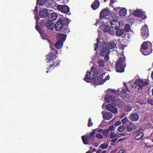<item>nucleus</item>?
<instances>
[{
  "label": "nucleus",
  "mask_w": 153,
  "mask_h": 153,
  "mask_svg": "<svg viewBox=\"0 0 153 153\" xmlns=\"http://www.w3.org/2000/svg\"><path fill=\"white\" fill-rule=\"evenodd\" d=\"M56 57V53L54 52H50L47 56V59H48V61L47 65L49 67L48 68V69L51 70V68L53 69L55 67L57 68L59 65L61 61L59 60H57L55 62L53 61Z\"/></svg>",
  "instance_id": "obj_1"
},
{
  "label": "nucleus",
  "mask_w": 153,
  "mask_h": 153,
  "mask_svg": "<svg viewBox=\"0 0 153 153\" xmlns=\"http://www.w3.org/2000/svg\"><path fill=\"white\" fill-rule=\"evenodd\" d=\"M70 20L68 18H65L64 17L59 18L58 21L54 25V29L57 31H59L61 30L63 27L69 24Z\"/></svg>",
  "instance_id": "obj_2"
},
{
  "label": "nucleus",
  "mask_w": 153,
  "mask_h": 153,
  "mask_svg": "<svg viewBox=\"0 0 153 153\" xmlns=\"http://www.w3.org/2000/svg\"><path fill=\"white\" fill-rule=\"evenodd\" d=\"M122 123L125 125L126 131L127 132H131L133 129H136L137 128L136 125L129 121L126 117L122 120Z\"/></svg>",
  "instance_id": "obj_3"
},
{
  "label": "nucleus",
  "mask_w": 153,
  "mask_h": 153,
  "mask_svg": "<svg viewBox=\"0 0 153 153\" xmlns=\"http://www.w3.org/2000/svg\"><path fill=\"white\" fill-rule=\"evenodd\" d=\"M149 83L147 82H143L140 79H138L136 80L135 82L134 83V85H132V87L135 88L136 87L135 85L139 86L138 88V91L141 92L142 90H145L146 87L148 86Z\"/></svg>",
  "instance_id": "obj_4"
},
{
  "label": "nucleus",
  "mask_w": 153,
  "mask_h": 153,
  "mask_svg": "<svg viewBox=\"0 0 153 153\" xmlns=\"http://www.w3.org/2000/svg\"><path fill=\"white\" fill-rule=\"evenodd\" d=\"M124 59L122 57H120L116 61L115 68L116 71L117 72L122 73L124 72L126 66L124 63Z\"/></svg>",
  "instance_id": "obj_5"
},
{
  "label": "nucleus",
  "mask_w": 153,
  "mask_h": 153,
  "mask_svg": "<svg viewBox=\"0 0 153 153\" xmlns=\"http://www.w3.org/2000/svg\"><path fill=\"white\" fill-rule=\"evenodd\" d=\"M141 34L144 39H147L149 36V30L147 25L145 24L141 28Z\"/></svg>",
  "instance_id": "obj_6"
},
{
  "label": "nucleus",
  "mask_w": 153,
  "mask_h": 153,
  "mask_svg": "<svg viewBox=\"0 0 153 153\" xmlns=\"http://www.w3.org/2000/svg\"><path fill=\"white\" fill-rule=\"evenodd\" d=\"M142 128H140L133 134L134 139L137 140L141 139L144 136L143 133L142 132Z\"/></svg>",
  "instance_id": "obj_7"
},
{
  "label": "nucleus",
  "mask_w": 153,
  "mask_h": 153,
  "mask_svg": "<svg viewBox=\"0 0 153 153\" xmlns=\"http://www.w3.org/2000/svg\"><path fill=\"white\" fill-rule=\"evenodd\" d=\"M56 8L58 10L65 13L68 12L70 10L69 7L66 5H58Z\"/></svg>",
  "instance_id": "obj_8"
},
{
  "label": "nucleus",
  "mask_w": 153,
  "mask_h": 153,
  "mask_svg": "<svg viewBox=\"0 0 153 153\" xmlns=\"http://www.w3.org/2000/svg\"><path fill=\"white\" fill-rule=\"evenodd\" d=\"M109 9L105 8L102 10L100 13V18L102 19L109 15L110 13Z\"/></svg>",
  "instance_id": "obj_9"
},
{
  "label": "nucleus",
  "mask_w": 153,
  "mask_h": 153,
  "mask_svg": "<svg viewBox=\"0 0 153 153\" xmlns=\"http://www.w3.org/2000/svg\"><path fill=\"white\" fill-rule=\"evenodd\" d=\"M110 24L112 28L115 30L119 29L120 26V23L116 19L111 21Z\"/></svg>",
  "instance_id": "obj_10"
},
{
  "label": "nucleus",
  "mask_w": 153,
  "mask_h": 153,
  "mask_svg": "<svg viewBox=\"0 0 153 153\" xmlns=\"http://www.w3.org/2000/svg\"><path fill=\"white\" fill-rule=\"evenodd\" d=\"M49 15L48 9H42L40 10L39 12V16L40 17L42 18H45L47 17Z\"/></svg>",
  "instance_id": "obj_11"
},
{
  "label": "nucleus",
  "mask_w": 153,
  "mask_h": 153,
  "mask_svg": "<svg viewBox=\"0 0 153 153\" xmlns=\"http://www.w3.org/2000/svg\"><path fill=\"white\" fill-rule=\"evenodd\" d=\"M106 108L113 113H116L117 112V108L110 104L106 105Z\"/></svg>",
  "instance_id": "obj_12"
},
{
  "label": "nucleus",
  "mask_w": 153,
  "mask_h": 153,
  "mask_svg": "<svg viewBox=\"0 0 153 153\" xmlns=\"http://www.w3.org/2000/svg\"><path fill=\"white\" fill-rule=\"evenodd\" d=\"M67 36V35L60 33H59L58 35H57L56 38L57 40L61 42H62L64 43L66 39Z\"/></svg>",
  "instance_id": "obj_13"
},
{
  "label": "nucleus",
  "mask_w": 153,
  "mask_h": 153,
  "mask_svg": "<svg viewBox=\"0 0 153 153\" xmlns=\"http://www.w3.org/2000/svg\"><path fill=\"white\" fill-rule=\"evenodd\" d=\"M35 27L36 30L39 31V33L41 34L42 39H47L48 36L45 33V32L42 30L37 24L36 25Z\"/></svg>",
  "instance_id": "obj_14"
},
{
  "label": "nucleus",
  "mask_w": 153,
  "mask_h": 153,
  "mask_svg": "<svg viewBox=\"0 0 153 153\" xmlns=\"http://www.w3.org/2000/svg\"><path fill=\"white\" fill-rule=\"evenodd\" d=\"M124 104V102L121 100L118 99L115 100L114 102L113 105L118 107H122L123 106Z\"/></svg>",
  "instance_id": "obj_15"
},
{
  "label": "nucleus",
  "mask_w": 153,
  "mask_h": 153,
  "mask_svg": "<svg viewBox=\"0 0 153 153\" xmlns=\"http://www.w3.org/2000/svg\"><path fill=\"white\" fill-rule=\"evenodd\" d=\"M151 49L152 48H141L140 51L144 55H148L152 52Z\"/></svg>",
  "instance_id": "obj_16"
},
{
  "label": "nucleus",
  "mask_w": 153,
  "mask_h": 153,
  "mask_svg": "<svg viewBox=\"0 0 153 153\" xmlns=\"http://www.w3.org/2000/svg\"><path fill=\"white\" fill-rule=\"evenodd\" d=\"M109 50L108 48L106 47L104 48L100 53V55L101 56L104 57L105 55L109 54Z\"/></svg>",
  "instance_id": "obj_17"
},
{
  "label": "nucleus",
  "mask_w": 153,
  "mask_h": 153,
  "mask_svg": "<svg viewBox=\"0 0 153 153\" xmlns=\"http://www.w3.org/2000/svg\"><path fill=\"white\" fill-rule=\"evenodd\" d=\"M91 75V72L88 71L86 72V74L85 76V77L84 78V80L87 82H90L92 78Z\"/></svg>",
  "instance_id": "obj_18"
},
{
  "label": "nucleus",
  "mask_w": 153,
  "mask_h": 153,
  "mask_svg": "<svg viewBox=\"0 0 153 153\" xmlns=\"http://www.w3.org/2000/svg\"><path fill=\"white\" fill-rule=\"evenodd\" d=\"M100 4L99 0H96L92 3L91 6L93 10H95L99 7Z\"/></svg>",
  "instance_id": "obj_19"
},
{
  "label": "nucleus",
  "mask_w": 153,
  "mask_h": 153,
  "mask_svg": "<svg viewBox=\"0 0 153 153\" xmlns=\"http://www.w3.org/2000/svg\"><path fill=\"white\" fill-rule=\"evenodd\" d=\"M152 43L150 42L147 41L143 43L142 44L141 48H152Z\"/></svg>",
  "instance_id": "obj_20"
},
{
  "label": "nucleus",
  "mask_w": 153,
  "mask_h": 153,
  "mask_svg": "<svg viewBox=\"0 0 153 153\" xmlns=\"http://www.w3.org/2000/svg\"><path fill=\"white\" fill-rule=\"evenodd\" d=\"M57 16L58 15L56 13H51L49 16L48 20L49 21L53 22L56 19Z\"/></svg>",
  "instance_id": "obj_21"
},
{
  "label": "nucleus",
  "mask_w": 153,
  "mask_h": 153,
  "mask_svg": "<svg viewBox=\"0 0 153 153\" xmlns=\"http://www.w3.org/2000/svg\"><path fill=\"white\" fill-rule=\"evenodd\" d=\"M139 118V115L137 114H131L130 115V118L132 121H136Z\"/></svg>",
  "instance_id": "obj_22"
},
{
  "label": "nucleus",
  "mask_w": 153,
  "mask_h": 153,
  "mask_svg": "<svg viewBox=\"0 0 153 153\" xmlns=\"http://www.w3.org/2000/svg\"><path fill=\"white\" fill-rule=\"evenodd\" d=\"M103 118L106 120H109L111 119L112 117V114L109 112H107L104 113L102 115Z\"/></svg>",
  "instance_id": "obj_23"
},
{
  "label": "nucleus",
  "mask_w": 153,
  "mask_h": 153,
  "mask_svg": "<svg viewBox=\"0 0 153 153\" xmlns=\"http://www.w3.org/2000/svg\"><path fill=\"white\" fill-rule=\"evenodd\" d=\"M133 15L136 17H141L143 16V13L141 11L136 10L133 12Z\"/></svg>",
  "instance_id": "obj_24"
},
{
  "label": "nucleus",
  "mask_w": 153,
  "mask_h": 153,
  "mask_svg": "<svg viewBox=\"0 0 153 153\" xmlns=\"http://www.w3.org/2000/svg\"><path fill=\"white\" fill-rule=\"evenodd\" d=\"M106 101L109 103L113 104L114 103L115 100L114 97L110 96H106L105 97Z\"/></svg>",
  "instance_id": "obj_25"
},
{
  "label": "nucleus",
  "mask_w": 153,
  "mask_h": 153,
  "mask_svg": "<svg viewBox=\"0 0 153 153\" xmlns=\"http://www.w3.org/2000/svg\"><path fill=\"white\" fill-rule=\"evenodd\" d=\"M117 45V43L115 42L112 41L110 42L107 45V47L108 48L109 50L114 48Z\"/></svg>",
  "instance_id": "obj_26"
},
{
  "label": "nucleus",
  "mask_w": 153,
  "mask_h": 153,
  "mask_svg": "<svg viewBox=\"0 0 153 153\" xmlns=\"http://www.w3.org/2000/svg\"><path fill=\"white\" fill-rule=\"evenodd\" d=\"M82 139L83 143L85 144H89V139L88 137L87 136H83L82 137Z\"/></svg>",
  "instance_id": "obj_27"
},
{
  "label": "nucleus",
  "mask_w": 153,
  "mask_h": 153,
  "mask_svg": "<svg viewBox=\"0 0 153 153\" xmlns=\"http://www.w3.org/2000/svg\"><path fill=\"white\" fill-rule=\"evenodd\" d=\"M63 45V43L62 42H61L57 40L54 45L55 46V47L56 49H59L62 48Z\"/></svg>",
  "instance_id": "obj_28"
},
{
  "label": "nucleus",
  "mask_w": 153,
  "mask_h": 153,
  "mask_svg": "<svg viewBox=\"0 0 153 153\" xmlns=\"http://www.w3.org/2000/svg\"><path fill=\"white\" fill-rule=\"evenodd\" d=\"M90 72L91 74L92 75V77H97L98 76V71L95 68H92Z\"/></svg>",
  "instance_id": "obj_29"
},
{
  "label": "nucleus",
  "mask_w": 153,
  "mask_h": 153,
  "mask_svg": "<svg viewBox=\"0 0 153 153\" xmlns=\"http://www.w3.org/2000/svg\"><path fill=\"white\" fill-rule=\"evenodd\" d=\"M45 21L44 20H42L41 21L40 24L42 26L43 25V24L44 23H45V24H46V26L47 28H48L50 30H52L53 28V25L51 23H45Z\"/></svg>",
  "instance_id": "obj_30"
},
{
  "label": "nucleus",
  "mask_w": 153,
  "mask_h": 153,
  "mask_svg": "<svg viewBox=\"0 0 153 153\" xmlns=\"http://www.w3.org/2000/svg\"><path fill=\"white\" fill-rule=\"evenodd\" d=\"M91 79L92 80V82L91 83L92 84L94 85H100V81H99V78H97V77H92Z\"/></svg>",
  "instance_id": "obj_31"
},
{
  "label": "nucleus",
  "mask_w": 153,
  "mask_h": 153,
  "mask_svg": "<svg viewBox=\"0 0 153 153\" xmlns=\"http://www.w3.org/2000/svg\"><path fill=\"white\" fill-rule=\"evenodd\" d=\"M56 4L55 3L53 2L52 3H50L48 0H46V1L44 3L43 6H45L47 7H50L52 6V4Z\"/></svg>",
  "instance_id": "obj_32"
},
{
  "label": "nucleus",
  "mask_w": 153,
  "mask_h": 153,
  "mask_svg": "<svg viewBox=\"0 0 153 153\" xmlns=\"http://www.w3.org/2000/svg\"><path fill=\"white\" fill-rule=\"evenodd\" d=\"M127 13V10L125 8H123L119 12V14L121 16H124Z\"/></svg>",
  "instance_id": "obj_33"
},
{
  "label": "nucleus",
  "mask_w": 153,
  "mask_h": 153,
  "mask_svg": "<svg viewBox=\"0 0 153 153\" xmlns=\"http://www.w3.org/2000/svg\"><path fill=\"white\" fill-rule=\"evenodd\" d=\"M95 134V132L94 131H92L91 132H90L89 134V137H88L89 139H90L91 141V142H94V134Z\"/></svg>",
  "instance_id": "obj_34"
},
{
  "label": "nucleus",
  "mask_w": 153,
  "mask_h": 153,
  "mask_svg": "<svg viewBox=\"0 0 153 153\" xmlns=\"http://www.w3.org/2000/svg\"><path fill=\"white\" fill-rule=\"evenodd\" d=\"M103 32L104 33L108 32L110 30V27L107 25H105L103 26Z\"/></svg>",
  "instance_id": "obj_35"
},
{
  "label": "nucleus",
  "mask_w": 153,
  "mask_h": 153,
  "mask_svg": "<svg viewBox=\"0 0 153 153\" xmlns=\"http://www.w3.org/2000/svg\"><path fill=\"white\" fill-rule=\"evenodd\" d=\"M117 30L116 32V34L117 35L120 36L122 35L124 33V30L122 29H118Z\"/></svg>",
  "instance_id": "obj_36"
},
{
  "label": "nucleus",
  "mask_w": 153,
  "mask_h": 153,
  "mask_svg": "<svg viewBox=\"0 0 153 153\" xmlns=\"http://www.w3.org/2000/svg\"><path fill=\"white\" fill-rule=\"evenodd\" d=\"M68 24L66 25L65 27H63V32L65 33H68L70 32V29L68 27Z\"/></svg>",
  "instance_id": "obj_37"
},
{
  "label": "nucleus",
  "mask_w": 153,
  "mask_h": 153,
  "mask_svg": "<svg viewBox=\"0 0 153 153\" xmlns=\"http://www.w3.org/2000/svg\"><path fill=\"white\" fill-rule=\"evenodd\" d=\"M126 129L125 125H123L119 126L118 128V130L120 132H122L125 131Z\"/></svg>",
  "instance_id": "obj_38"
},
{
  "label": "nucleus",
  "mask_w": 153,
  "mask_h": 153,
  "mask_svg": "<svg viewBox=\"0 0 153 153\" xmlns=\"http://www.w3.org/2000/svg\"><path fill=\"white\" fill-rule=\"evenodd\" d=\"M110 79V76L109 75L105 77L104 79L102 80L99 81V84L100 85L103 84V83L105 82V81L109 79Z\"/></svg>",
  "instance_id": "obj_39"
},
{
  "label": "nucleus",
  "mask_w": 153,
  "mask_h": 153,
  "mask_svg": "<svg viewBox=\"0 0 153 153\" xmlns=\"http://www.w3.org/2000/svg\"><path fill=\"white\" fill-rule=\"evenodd\" d=\"M124 30L126 32H130L131 30L130 25L128 24H126L125 26Z\"/></svg>",
  "instance_id": "obj_40"
},
{
  "label": "nucleus",
  "mask_w": 153,
  "mask_h": 153,
  "mask_svg": "<svg viewBox=\"0 0 153 153\" xmlns=\"http://www.w3.org/2000/svg\"><path fill=\"white\" fill-rule=\"evenodd\" d=\"M97 42L96 43H95V48L94 49L95 51H96L97 49L98 48L100 43V40L99 38L98 37L97 39Z\"/></svg>",
  "instance_id": "obj_41"
},
{
  "label": "nucleus",
  "mask_w": 153,
  "mask_h": 153,
  "mask_svg": "<svg viewBox=\"0 0 153 153\" xmlns=\"http://www.w3.org/2000/svg\"><path fill=\"white\" fill-rule=\"evenodd\" d=\"M46 0H37L36 4H39V5H43L44 3L45 2Z\"/></svg>",
  "instance_id": "obj_42"
},
{
  "label": "nucleus",
  "mask_w": 153,
  "mask_h": 153,
  "mask_svg": "<svg viewBox=\"0 0 153 153\" xmlns=\"http://www.w3.org/2000/svg\"><path fill=\"white\" fill-rule=\"evenodd\" d=\"M131 106L129 105H126L125 107V109L127 112L130 111L131 110Z\"/></svg>",
  "instance_id": "obj_43"
},
{
  "label": "nucleus",
  "mask_w": 153,
  "mask_h": 153,
  "mask_svg": "<svg viewBox=\"0 0 153 153\" xmlns=\"http://www.w3.org/2000/svg\"><path fill=\"white\" fill-rule=\"evenodd\" d=\"M98 62L100 66L101 67H103L104 66V61L102 60H100L98 61Z\"/></svg>",
  "instance_id": "obj_44"
},
{
  "label": "nucleus",
  "mask_w": 153,
  "mask_h": 153,
  "mask_svg": "<svg viewBox=\"0 0 153 153\" xmlns=\"http://www.w3.org/2000/svg\"><path fill=\"white\" fill-rule=\"evenodd\" d=\"M108 145L106 143H103L101 145L100 147L103 149H106L108 147Z\"/></svg>",
  "instance_id": "obj_45"
},
{
  "label": "nucleus",
  "mask_w": 153,
  "mask_h": 153,
  "mask_svg": "<svg viewBox=\"0 0 153 153\" xmlns=\"http://www.w3.org/2000/svg\"><path fill=\"white\" fill-rule=\"evenodd\" d=\"M109 131L108 128L105 129L103 131V133L104 136H108L109 134Z\"/></svg>",
  "instance_id": "obj_46"
},
{
  "label": "nucleus",
  "mask_w": 153,
  "mask_h": 153,
  "mask_svg": "<svg viewBox=\"0 0 153 153\" xmlns=\"http://www.w3.org/2000/svg\"><path fill=\"white\" fill-rule=\"evenodd\" d=\"M110 137L111 138H113L116 137L117 135L114 132H111L110 134Z\"/></svg>",
  "instance_id": "obj_47"
},
{
  "label": "nucleus",
  "mask_w": 153,
  "mask_h": 153,
  "mask_svg": "<svg viewBox=\"0 0 153 153\" xmlns=\"http://www.w3.org/2000/svg\"><path fill=\"white\" fill-rule=\"evenodd\" d=\"M93 124V123L91 122V118H89L88 120V127L91 126Z\"/></svg>",
  "instance_id": "obj_48"
},
{
  "label": "nucleus",
  "mask_w": 153,
  "mask_h": 153,
  "mask_svg": "<svg viewBox=\"0 0 153 153\" xmlns=\"http://www.w3.org/2000/svg\"><path fill=\"white\" fill-rule=\"evenodd\" d=\"M147 102V103L150 104L151 105H153V100L150 99H148Z\"/></svg>",
  "instance_id": "obj_49"
},
{
  "label": "nucleus",
  "mask_w": 153,
  "mask_h": 153,
  "mask_svg": "<svg viewBox=\"0 0 153 153\" xmlns=\"http://www.w3.org/2000/svg\"><path fill=\"white\" fill-rule=\"evenodd\" d=\"M105 75V74H101V75H100L99 76H98V77H97V78H99V81L102 80L101 79H102L103 78V75Z\"/></svg>",
  "instance_id": "obj_50"
},
{
  "label": "nucleus",
  "mask_w": 153,
  "mask_h": 153,
  "mask_svg": "<svg viewBox=\"0 0 153 153\" xmlns=\"http://www.w3.org/2000/svg\"><path fill=\"white\" fill-rule=\"evenodd\" d=\"M96 137L97 138L102 139L103 136L100 134L99 133L97 134Z\"/></svg>",
  "instance_id": "obj_51"
},
{
  "label": "nucleus",
  "mask_w": 153,
  "mask_h": 153,
  "mask_svg": "<svg viewBox=\"0 0 153 153\" xmlns=\"http://www.w3.org/2000/svg\"><path fill=\"white\" fill-rule=\"evenodd\" d=\"M108 128L109 131H112L114 130V127L113 126H111L110 127H109Z\"/></svg>",
  "instance_id": "obj_52"
},
{
  "label": "nucleus",
  "mask_w": 153,
  "mask_h": 153,
  "mask_svg": "<svg viewBox=\"0 0 153 153\" xmlns=\"http://www.w3.org/2000/svg\"><path fill=\"white\" fill-rule=\"evenodd\" d=\"M121 124V122L119 121L117 122L116 123L114 124V126H117L120 125Z\"/></svg>",
  "instance_id": "obj_53"
},
{
  "label": "nucleus",
  "mask_w": 153,
  "mask_h": 153,
  "mask_svg": "<svg viewBox=\"0 0 153 153\" xmlns=\"http://www.w3.org/2000/svg\"><path fill=\"white\" fill-rule=\"evenodd\" d=\"M104 60L105 61H108L109 59L108 54H107L105 56Z\"/></svg>",
  "instance_id": "obj_54"
},
{
  "label": "nucleus",
  "mask_w": 153,
  "mask_h": 153,
  "mask_svg": "<svg viewBox=\"0 0 153 153\" xmlns=\"http://www.w3.org/2000/svg\"><path fill=\"white\" fill-rule=\"evenodd\" d=\"M112 139L111 140V141L113 143H115L116 142V141L117 140V138H116L114 139Z\"/></svg>",
  "instance_id": "obj_55"
},
{
  "label": "nucleus",
  "mask_w": 153,
  "mask_h": 153,
  "mask_svg": "<svg viewBox=\"0 0 153 153\" xmlns=\"http://www.w3.org/2000/svg\"><path fill=\"white\" fill-rule=\"evenodd\" d=\"M126 151L124 149H120L119 151V153H126Z\"/></svg>",
  "instance_id": "obj_56"
},
{
  "label": "nucleus",
  "mask_w": 153,
  "mask_h": 153,
  "mask_svg": "<svg viewBox=\"0 0 153 153\" xmlns=\"http://www.w3.org/2000/svg\"><path fill=\"white\" fill-rule=\"evenodd\" d=\"M108 33H109V34H111L112 35H114V32L113 30H110V31L108 32Z\"/></svg>",
  "instance_id": "obj_57"
},
{
  "label": "nucleus",
  "mask_w": 153,
  "mask_h": 153,
  "mask_svg": "<svg viewBox=\"0 0 153 153\" xmlns=\"http://www.w3.org/2000/svg\"><path fill=\"white\" fill-rule=\"evenodd\" d=\"M115 2V0H110V2L109 4V5L111 6L112 4L114 3Z\"/></svg>",
  "instance_id": "obj_58"
},
{
  "label": "nucleus",
  "mask_w": 153,
  "mask_h": 153,
  "mask_svg": "<svg viewBox=\"0 0 153 153\" xmlns=\"http://www.w3.org/2000/svg\"><path fill=\"white\" fill-rule=\"evenodd\" d=\"M111 91L113 93H114L115 94H117V92H118L119 91H116L114 89H112Z\"/></svg>",
  "instance_id": "obj_59"
},
{
  "label": "nucleus",
  "mask_w": 153,
  "mask_h": 153,
  "mask_svg": "<svg viewBox=\"0 0 153 153\" xmlns=\"http://www.w3.org/2000/svg\"><path fill=\"white\" fill-rule=\"evenodd\" d=\"M124 140V139L123 138H120V139H119L117 140V143H118V142L122 141H123Z\"/></svg>",
  "instance_id": "obj_60"
},
{
  "label": "nucleus",
  "mask_w": 153,
  "mask_h": 153,
  "mask_svg": "<svg viewBox=\"0 0 153 153\" xmlns=\"http://www.w3.org/2000/svg\"><path fill=\"white\" fill-rule=\"evenodd\" d=\"M92 145L93 146H95V147H97L98 145L97 143H94V144H92Z\"/></svg>",
  "instance_id": "obj_61"
},
{
  "label": "nucleus",
  "mask_w": 153,
  "mask_h": 153,
  "mask_svg": "<svg viewBox=\"0 0 153 153\" xmlns=\"http://www.w3.org/2000/svg\"><path fill=\"white\" fill-rule=\"evenodd\" d=\"M102 151V150L101 149H99L97 151V152H96V153H100Z\"/></svg>",
  "instance_id": "obj_62"
},
{
  "label": "nucleus",
  "mask_w": 153,
  "mask_h": 153,
  "mask_svg": "<svg viewBox=\"0 0 153 153\" xmlns=\"http://www.w3.org/2000/svg\"><path fill=\"white\" fill-rule=\"evenodd\" d=\"M132 19L131 18H127V19H126V20L127 21H131V20H132Z\"/></svg>",
  "instance_id": "obj_63"
},
{
  "label": "nucleus",
  "mask_w": 153,
  "mask_h": 153,
  "mask_svg": "<svg viewBox=\"0 0 153 153\" xmlns=\"http://www.w3.org/2000/svg\"><path fill=\"white\" fill-rule=\"evenodd\" d=\"M151 77L153 80V71L152 72L151 74Z\"/></svg>",
  "instance_id": "obj_64"
}]
</instances>
